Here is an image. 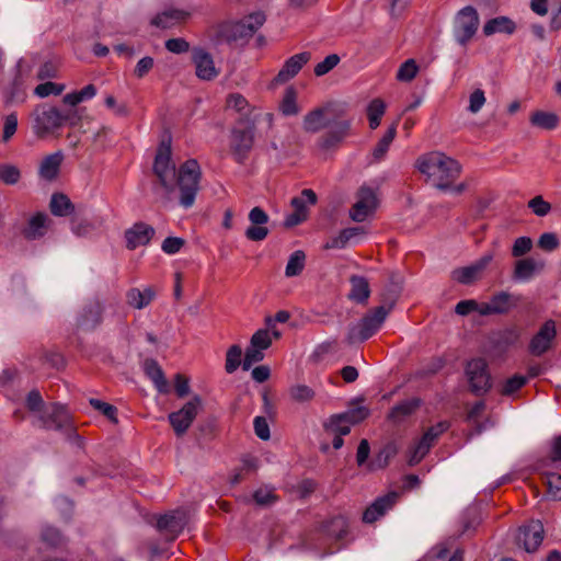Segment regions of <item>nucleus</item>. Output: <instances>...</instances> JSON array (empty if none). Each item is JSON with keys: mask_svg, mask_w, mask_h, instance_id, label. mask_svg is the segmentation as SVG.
Instances as JSON below:
<instances>
[{"mask_svg": "<svg viewBox=\"0 0 561 561\" xmlns=\"http://www.w3.org/2000/svg\"><path fill=\"white\" fill-rule=\"evenodd\" d=\"M416 167L433 186L442 191L451 187L461 170L455 159L438 151L420 157Z\"/></svg>", "mask_w": 561, "mask_h": 561, "instance_id": "f257e3e1", "label": "nucleus"}, {"mask_svg": "<svg viewBox=\"0 0 561 561\" xmlns=\"http://www.w3.org/2000/svg\"><path fill=\"white\" fill-rule=\"evenodd\" d=\"M201 178V167L195 159L185 161L179 168L175 178V186L178 185L180 188V204L184 208L193 206L196 194L199 190Z\"/></svg>", "mask_w": 561, "mask_h": 561, "instance_id": "f03ea898", "label": "nucleus"}, {"mask_svg": "<svg viewBox=\"0 0 561 561\" xmlns=\"http://www.w3.org/2000/svg\"><path fill=\"white\" fill-rule=\"evenodd\" d=\"M391 306L377 307L371 313L365 316L358 323L350 327L347 333V342L350 344L356 342H364L373 336L385 322Z\"/></svg>", "mask_w": 561, "mask_h": 561, "instance_id": "7ed1b4c3", "label": "nucleus"}, {"mask_svg": "<svg viewBox=\"0 0 561 561\" xmlns=\"http://www.w3.org/2000/svg\"><path fill=\"white\" fill-rule=\"evenodd\" d=\"M465 375L469 388L476 396H483L492 388L489 365L484 358L478 357L467 362Z\"/></svg>", "mask_w": 561, "mask_h": 561, "instance_id": "20e7f679", "label": "nucleus"}, {"mask_svg": "<svg viewBox=\"0 0 561 561\" xmlns=\"http://www.w3.org/2000/svg\"><path fill=\"white\" fill-rule=\"evenodd\" d=\"M153 172L168 192L174 191L178 171L171 159V148L169 145L162 144L159 147L154 158Z\"/></svg>", "mask_w": 561, "mask_h": 561, "instance_id": "39448f33", "label": "nucleus"}, {"mask_svg": "<svg viewBox=\"0 0 561 561\" xmlns=\"http://www.w3.org/2000/svg\"><path fill=\"white\" fill-rule=\"evenodd\" d=\"M479 14L477 10L471 7H465L455 16L454 22V36L455 39L465 46L477 33L479 27Z\"/></svg>", "mask_w": 561, "mask_h": 561, "instance_id": "423d86ee", "label": "nucleus"}, {"mask_svg": "<svg viewBox=\"0 0 561 561\" xmlns=\"http://www.w3.org/2000/svg\"><path fill=\"white\" fill-rule=\"evenodd\" d=\"M70 119V114L62 113L57 107H43L34 112V130L43 136L60 128Z\"/></svg>", "mask_w": 561, "mask_h": 561, "instance_id": "0eeeda50", "label": "nucleus"}, {"mask_svg": "<svg viewBox=\"0 0 561 561\" xmlns=\"http://www.w3.org/2000/svg\"><path fill=\"white\" fill-rule=\"evenodd\" d=\"M378 207V198L375 190L362 186L356 193V202L350 209L353 221L363 222L371 216Z\"/></svg>", "mask_w": 561, "mask_h": 561, "instance_id": "6e6552de", "label": "nucleus"}, {"mask_svg": "<svg viewBox=\"0 0 561 561\" xmlns=\"http://www.w3.org/2000/svg\"><path fill=\"white\" fill-rule=\"evenodd\" d=\"M201 408V398L198 396H194L193 399L185 403L181 410L169 414V421L178 436L183 435L188 430Z\"/></svg>", "mask_w": 561, "mask_h": 561, "instance_id": "1a4fd4ad", "label": "nucleus"}, {"mask_svg": "<svg viewBox=\"0 0 561 561\" xmlns=\"http://www.w3.org/2000/svg\"><path fill=\"white\" fill-rule=\"evenodd\" d=\"M254 142V131L251 127L232 129L229 140V147L233 159L238 163H243L252 150Z\"/></svg>", "mask_w": 561, "mask_h": 561, "instance_id": "9d476101", "label": "nucleus"}, {"mask_svg": "<svg viewBox=\"0 0 561 561\" xmlns=\"http://www.w3.org/2000/svg\"><path fill=\"white\" fill-rule=\"evenodd\" d=\"M522 337L523 329L518 325H510L493 332L490 342L496 352L505 353L511 348L519 346Z\"/></svg>", "mask_w": 561, "mask_h": 561, "instance_id": "9b49d317", "label": "nucleus"}, {"mask_svg": "<svg viewBox=\"0 0 561 561\" xmlns=\"http://www.w3.org/2000/svg\"><path fill=\"white\" fill-rule=\"evenodd\" d=\"M447 430L446 423H438L436 426L430 427L421 439L412 446L409 454V465L419 463L430 451L434 440Z\"/></svg>", "mask_w": 561, "mask_h": 561, "instance_id": "f8f14e48", "label": "nucleus"}, {"mask_svg": "<svg viewBox=\"0 0 561 561\" xmlns=\"http://www.w3.org/2000/svg\"><path fill=\"white\" fill-rule=\"evenodd\" d=\"M493 259L494 253L486 252L470 265L455 270L453 272V278L460 284H471L482 276Z\"/></svg>", "mask_w": 561, "mask_h": 561, "instance_id": "ddd939ff", "label": "nucleus"}, {"mask_svg": "<svg viewBox=\"0 0 561 561\" xmlns=\"http://www.w3.org/2000/svg\"><path fill=\"white\" fill-rule=\"evenodd\" d=\"M192 61L195 66V75L204 81H211L219 75L213 56L202 47L192 49Z\"/></svg>", "mask_w": 561, "mask_h": 561, "instance_id": "4468645a", "label": "nucleus"}, {"mask_svg": "<svg viewBox=\"0 0 561 561\" xmlns=\"http://www.w3.org/2000/svg\"><path fill=\"white\" fill-rule=\"evenodd\" d=\"M307 203L310 205H314L317 203V195L310 188H305L300 196H296L291 199L290 204L294 208V211L286 216L284 221L286 227L297 226L307 219Z\"/></svg>", "mask_w": 561, "mask_h": 561, "instance_id": "2eb2a0df", "label": "nucleus"}, {"mask_svg": "<svg viewBox=\"0 0 561 561\" xmlns=\"http://www.w3.org/2000/svg\"><path fill=\"white\" fill-rule=\"evenodd\" d=\"M399 500V493L396 491L388 492L377 497L363 513V522L373 524L385 516Z\"/></svg>", "mask_w": 561, "mask_h": 561, "instance_id": "dca6fc26", "label": "nucleus"}, {"mask_svg": "<svg viewBox=\"0 0 561 561\" xmlns=\"http://www.w3.org/2000/svg\"><path fill=\"white\" fill-rule=\"evenodd\" d=\"M38 421L44 428L61 430L70 425V416L67 409L59 404L53 403L38 415Z\"/></svg>", "mask_w": 561, "mask_h": 561, "instance_id": "f3484780", "label": "nucleus"}, {"mask_svg": "<svg viewBox=\"0 0 561 561\" xmlns=\"http://www.w3.org/2000/svg\"><path fill=\"white\" fill-rule=\"evenodd\" d=\"M556 334L554 322L552 320L546 321L529 342L528 348L530 354L535 356L545 354L550 348Z\"/></svg>", "mask_w": 561, "mask_h": 561, "instance_id": "a211bd4d", "label": "nucleus"}, {"mask_svg": "<svg viewBox=\"0 0 561 561\" xmlns=\"http://www.w3.org/2000/svg\"><path fill=\"white\" fill-rule=\"evenodd\" d=\"M311 55L308 51L299 53L288 58L277 76L273 79L271 85L284 84L293 79L301 68L310 60Z\"/></svg>", "mask_w": 561, "mask_h": 561, "instance_id": "6ab92c4d", "label": "nucleus"}, {"mask_svg": "<svg viewBox=\"0 0 561 561\" xmlns=\"http://www.w3.org/2000/svg\"><path fill=\"white\" fill-rule=\"evenodd\" d=\"M251 226L245 230V237L251 241H262L268 236V215L261 208L254 207L249 213Z\"/></svg>", "mask_w": 561, "mask_h": 561, "instance_id": "aec40b11", "label": "nucleus"}, {"mask_svg": "<svg viewBox=\"0 0 561 561\" xmlns=\"http://www.w3.org/2000/svg\"><path fill=\"white\" fill-rule=\"evenodd\" d=\"M543 539V526L539 520H533L529 525L519 529L517 540L527 552H534Z\"/></svg>", "mask_w": 561, "mask_h": 561, "instance_id": "412c9836", "label": "nucleus"}, {"mask_svg": "<svg viewBox=\"0 0 561 561\" xmlns=\"http://www.w3.org/2000/svg\"><path fill=\"white\" fill-rule=\"evenodd\" d=\"M516 301L513 296L506 291H500L493 295L488 302H482L481 316L503 314L507 313Z\"/></svg>", "mask_w": 561, "mask_h": 561, "instance_id": "4be33fe9", "label": "nucleus"}, {"mask_svg": "<svg viewBox=\"0 0 561 561\" xmlns=\"http://www.w3.org/2000/svg\"><path fill=\"white\" fill-rule=\"evenodd\" d=\"M154 236V229L145 224L136 222L125 232L126 244L129 250H135L138 247L146 245Z\"/></svg>", "mask_w": 561, "mask_h": 561, "instance_id": "5701e85b", "label": "nucleus"}, {"mask_svg": "<svg viewBox=\"0 0 561 561\" xmlns=\"http://www.w3.org/2000/svg\"><path fill=\"white\" fill-rule=\"evenodd\" d=\"M545 268V262L535 257H525L516 261L513 272L514 279L528 282Z\"/></svg>", "mask_w": 561, "mask_h": 561, "instance_id": "b1692460", "label": "nucleus"}, {"mask_svg": "<svg viewBox=\"0 0 561 561\" xmlns=\"http://www.w3.org/2000/svg\"><path fill=\"white\" fill-rule=\"evenodd\" d=\"M191 12L183 9H167L151 19V25L159 28H171L185 22Z\"/></svg>", "mask_w": 561, "mask_h": 561, "instance_id": "393cba45", "label": "nucleus"}, {"mask_svg": "<svg viewBox=\"0 0 561 561\" xmlns=\"http://www.w3.org/2000/svg\"><path fill=\"white\" fill-rule=\"evenodd\" d=\"M265 14L261 11L253 12L233 25L234 37L252 36L265 22Z\"/></svg>", "mask_w": 561, "mask_h": 561, "instance_id": "a878e982", "label": "nucleus"}, {"mask_svg": "<svg viewBox=\"0 0 561 561\" xmlns=\"http://www.w3.org/2000/svg\"><path fill=\"white\" fill-rule=\"evenodd\" d=\"M186 524V515L183 511H174L160 516L157 520L159 530H164L175 537Z\"/></svg>", "mask_w": 561, "mask_h": 561, "instance_id": "bb28decb", "label": "nucleus"}, {"mask_svg": "<svg viewBox=\"0 0 561 561\" xmlns=\"http://www.w3.org/2000/svg\"><path fill=\"white\" fill-rule=\"evenodd\" d=\"M516 30V24L513 20L507 16H496L489 20L483 25V34L485 36H492L494 34H506L512 35Z\"/></svg>", "mask_w": 561, "mask_h": 561, "instance_id": "cd10ccee", "label": "nucleus"}, {"mask_svg": "<svg viewBox=\"0 0 561 561\" xmlns=\"http://www.w3.org/2000/svg\"><path fill=\"white\" fill-rule=\"evenodd\" d=\"M156 291L152 287H146L142 290L139 288H130L126 293L127 304L135 309H144L150 305L154 299Z\"/></svg>", "mask_w": 561, "mask_h": 561, "instance_id": "c85d7f7f", "label": "nucleus"}, {"mask_svg": "<svg viewBox=\"0 0 561 561\" xmlns=\"http://www.w3.org/2000/svg\"><path fill=\"white\" fill-rule=\"evenodd\" d=\"M529 123L539 129L553 130L559 126L560 118L554 112L537 110L530 114Z\"/></svg>", "mask_w": 561, "mask_h": 561, "instance_id": "c756f323", "label": "nucleus"}, {"mask_svg": "<svg viewBox=\"0 0 561 561\" xmlns=\"http://www.w3.org/2000/svg\"><path fill=\"white\" fill-rule=\"evenodd\" d=\"M302 126L306 131L317 133L328 126L327 108L318 107L309 112L302 121Z\"/></svg>", "mask_w": 561, "mask_h": 561, "instance_id": "7c9ffc66", "label": "nucleus"}, {"mask_svg": "<svg viewBox=\"0 0 561 561\" xmlns=\"http://www.w3.org/2000/svg\"><path fill=\"white\" fill-rule=\"evenodd\" d=\"M62 158L61 152H55L44 158L39 165L41 178L47 181L54 180L58 175Z\"/></svg>", "mask_w": 561, "mask_h": 561, "instance_id": "2f4dec72", "label": "nucleus"}, {"mask_svg": "<svg viewBox=\"0 0 561 561\" xmlns=\"http://www.w3.org/2000/svg\"><path fill=\"white\" fill-rule=\"evenodd\" d=\"M364 230L359 227L343 229L337 236L331 238L324 244V249H343L350 243L351 240H353L355 237L362 236Z\"/></svg>", "mask_w": 561, "mask_h": 561, "instance_id": "473e14b6", "label": "nucleus"}, {"mask_svg": "<svg viewBox=\"0 0 561 561\" xmlns=\"http://www.w3.org/2000/svg\"><path fill=\"white\" fill-rule=\"evenodd\" d=\"M421 401L416 398L404 400L398 404H396L390 413L389 419L396 423L403 421L405 417L415 412V410L420 407Z\"/></svg>", "mask_w": 561, "mask_h": 561, "instance_id": "72a5a7b5", "label": "nucleus"}, {"mask_svg": "<svg viewBox=\"0 0 561 561\" xmlns=\"http://www.w3.org/2000/svg\"><path fill=\"white\" fill-rule=\"evenodd\" d=\"M350 282L351 290L348 293V298L356 302H365L370 294L367 279L362 276H352Z\"/></svg>", "mask_w": 561, "mask_h": 561, "instance_id": "f704fd0d", "label": "nucleus"}, {"mask_svg": "<svg viewBox=\"0 0 561 561\" xmlns=\"http://www.w3.org/2000/svg\"><path fill=\"white\" fill-rule=\"evenodd\" d=\"M145 371L147 376L152 380L156 388L159 392L165 393L168 392V382L164 377V374L158 363L152 359H148L145 362Z\"/></svg>", "mask_w": 561, "mask_h": 561, "instance_id": "c9c22d12", "label": "nucleus"}, {"mask_svg": "<svg viewBox=\"0 0 561 561\" xmlns=\"http://www.w3.org/2000/svg\"><path fill=\"white\" fill-rule=\"evenodd\" d=\"M426 561H463V558L460 550L451 553L447 543H440L428 552Z\"/></svg>", "mask_w": 561, "mask_h": 561, "instance_id": "e433bc0d", "label": "nucleus"}, {"mask_svg": "<svg viewBox=\"0 0 561 561\" xmlns=\"http://www.w3.org/2000/svg\"><path fill=\"white\" fill-rule=\"evenodd\" d=\"M350 128L351 123L348 121L339 123L333 130L321 138V147L324 149L334 147L347 135Z\"/></svg>", "mask_w": 561, "mask_h": 561, "instance_id": "4c0bfd02", "label": "nucleus"}, {"mask_svg": "<svg viewBox=\"0 0 561 561\" xmlns=\"http://www.w3.org/2000/svg\"><path fill=\"white\" fill-rule=\"evenodd\" d=\"M47 217L43 214H37L33 216L27 227L23 230V234L28 240H35L42 236H44L46 231V222Z\"/></svg>", "mask_w": 561, "mask_h": 561, "instance_id": "58836bf2", "label": "nucleus"}, {"mask_svg": "<svg viewBox=\"0 0 561 561\" xmlns=\"http://www.w3.org/2000/svg\"><path fill=\"white\" fill-rule=\"evenodd\" d=\"M366 112L369 127L376 129L380 125L381 118L386 112V103L381 99L376 98L369 102Z\"/></svg>", "mask_w": 561, "mask_h": 561, "instance_id": "ea45409f", "label": "nucleus"}, {"mask_svg": "<svg viewBox=\"0 0 561 561\" xmlns=\"http://www.w3.org/2000/svg\"><path fill=\"white\" fill-rule=\"evenodd\" d=\"M50 211L55 216H67L72 213L73 205L65 194H54L50 199Z\"/></svg>", "mask_w": 561, "mask_h": 561, "instance_id": "a19ab883", "label": "nucleus"}, {"mask_svg": "<svg viewBox=\"0 0 561 561\" xmlns=\"http://www.w3.org/2000/svg\"><path fill=\"white\" fill-rule=\"evenodd\" d=\"M279 110L285 116H293L299 113V106L297 105V92L293 87H288L285 90L283 100L279 104Z\"/></svg>", "mask_w": 561, "mask_h": 561, "instance_id": "79ce46f5", "label": "nucleus"}, {"mask_svg": "<svg viewBox=\"0 0 561 561\" xmlns=\"http://www.w3.org/2000/svg\"><path fill=\"white\" fill-rule=\"evenodd\" d=\"M306 255L301 250L293 252L288 259L285 268V275L287 277H294L299 275L305 268Z\"/></svg>", "mask_w": 561, "mask_h": 561, "instance_id": "37998d69", "label": "nucleus"}, {"mask_svg": "<svg viewBox=\"0 0 561 561\" xmlns=\"http://www.w3.org/2000/svg\"><path fill=\"white\" fill-rule=\"evenodd\" d=\"M396 135L397 124L394 123L387 129L386 134L382 136V138L378 141L375 149L373 150V156L376 160H380L386 156Z\"/></svg>", "mask_w": 561, "mask_h": 561, "instance_id": "c03bdc74", "label": "nucleus"}, {"mask_svg": "<svg viewBox=\"0 0 561 561\" xmlns=\"http://www.w3.org/2000/svg\"><path fill=\"white\" fill-rule=\"evenodd\" d=\"M351 423L341 414H334L324 423V427L331 434L347 435L351 431Z\"/></svg>", "mask_w": 561, "mask_h": 561, "instance_id": "a18cd8bd", "label": "nucleus"}, {"mask_svg": "<svg viewBox=\"0 0 561 561\" xmlns=\"http://www.w3.org/2000/svg\"><path fill=\"white\" fill-rule=\"evenodd\" d=\"M80 325L90 329L94 328L101 321V307L99 304H92L84 308L80 317Z\"/></svg>", "mask_w": 561, "mask_h": 561, "instance_id": "49530a36", "label": "nucleus"}, {"mask_svg": "<svg viewBox=\"0 0 561 561\" xmlns=\"http://www.w3.org/2000/svg\"><path fill=\"white\" fill-rule=\"evenodd\" d=\"M419 73V66L412 58L405 60L398 69L396 78L401 82L412 81Z\"/></svg>", "mask_w": 561, "mask_h": 561, "instance_id": "de8ad7c7", "label": "nucleus"}, {"mask_svg": "<svg viewBox=\"0 0 561 561\" xmlns=\"http://www.w3.org/2000/svg\"><path fill=\"white\" fill-rule=\"evenodd\" d=\"M347 520L343 516L332 518L327 525V533L335 539H342L347 533Z\"/></svg>", "mask_w": 561, "mask_h": 561, "instance_id": "09e8293b", "label": "nucleus"}, {"mask_svg": "<svg viewBox=\"0 0 561 561\" xmlns=\"http://www.w3.org/2000/svg\"><path fill=\"white\" fill-rule=\"evenodd\" d=\"M528 377L523 375H514L507 378L501 386L500 392L503 396H512L526 385Z\"/></svg>", "mask_w": 561, "mask_h": 561, "instance_id": "8fccbe9b", "label": "nucleus"}, {"mask_svg": "<svg viewBox=\"0 0 561 561\" xmlns=\"http://www.w3.org/2000/svg\"><path fill=\"white\" fill-rule=\"evenodd\" d=\"M21 179V171L18 167L9 163L0 164V182L7 185H14Z\"/></svg>", "mask_w": 561, "mask_h": 561, "instance_id": "3c124183", "label": "nucleus"}, {"mask_svg": "<svg viewBox=\"0 0 561 561\" xmlns=\"http://www.w3.org/2000/svg\"><path fill=\"white\" fill-rule=\"evenodd\" d=\"M242 350L239 345H232L227 351L225 369L228 374H232L241 365Z\"/></svg>", "mask_w": 561, "mask_h": 561, "instance_id": "603ef678", "label": "nucleus"}, {"mask_svg": "<svg viewBox=\"0 0 561 561\" xmlns=\"http://www.w3.org/2000/svg\"><path fill=\"white\" fill-rule=\"evenodd\" d=\"M547 493L552 500H561V476L558 473L546 474Z\"/></svg>", "mask_w": 561, "mask_h": 561, "instance_id": "864d4df0", "label": "nucleus"}, {"mask_svg": "<svg viewBox=\"0 0 561 561\" xmlns=\"http://www.w3.org/2000/svg\"><path fill=\"white\" fill-rule=\"evenodd\" d=\"M290 398L296 402H308L314 398V391L306 385H295L289 390Z\"/></svg>", "mask_w": 561, "mask_h": 561, "instance_id": "5fc2aeb1", "label": "nucleus"}, {"mask_svg": "<svg viewBox=\"0 0 561 561\" xmlns=\"http://www.w3.org/2000/svg\"><path fill=\"white\" fill-rule=\"evenodd\" d=\"M65 88H66L65 84H59V83L48 81V82L38 84L35 88L34 93L38 98H47L51 94L60 95L64 92Z\"/></svg>", "mask_w": 561, "mask_h": 561, "instance_id": "6e6d98bb", "label": "nucleus"}, {"mask_svg": "<svg viewBox=\"0 0 561 561\" xmlns=\"http://www.w3.org/2000/svg\"><path fill=\"white\" fill-rule=\"evenodd\" d=\"M486 102L485 93L482 89L473 90L469 95L468 112L471 114L479 113Z\"/></svg>", "mask_w": 561, "mask_h": 561, "instance_id": "4d7b16f0", "label": "nucleus"}, {"mask_svg": "<svg viewBox=\"0 0 561 561\" xmlns=\"http://www.w3.org/2000/svg\"><path fill=\"white\" fill-rule=\"evenodd\" d=\"M250 345L262 351L267 350L272 345L271 332L266 329L257 330L251 337Z\"/></svg>", "mask_w": 561, "mask_h": 561, "instance_id": "13d9d810", "label": "nucleus"}, {"mask_svg": "<svg viewBox=\"0 0 561 561\" xmlns=\"http://www.w3.org/2000/svg\"><path fill=\"white\" fill-rule=\"evenodd\" d=\"M340 62V57L336 54L327 56L322 61L316 65L314 75L322 77L335 68Z\"/></svg>", "mask_w": 561, "mask_h": 561, "instance_id": "bf43d9fd", "label": "nucleus"}, {"mask_svg": "<svg viewBox=\"0 0 561 561\" xmlns=\"http://www.w3.org/2000/svg\"><path fill=\"white\" fill-rule=\"evenodd\" d=\"M253 499L257 505L267 506L272 505L276 501V495L274 494V490L268 486H263L257 489L253 493Z\"/></svg>", "mask_w": 561, "mask_h": 561, "instance_id": "052dcab7", "label": "nucleus"}, {"mask_svg": "<svg viewBox=\"0 0 561 561\" xmlns=\"http://www.w3.org/2000/svg\"><path fill=\"white\" fill-rule=\"evenodd\" d=\"M340 414L353 425L364 421L369 415V410L364 405H356Z\"/></svg>", "mask_w": 561, "mask_h": 561, "instance_id": "680f3d73", "label": "nucleus"}, {"mask_svg": "<svg viewBox=\"0 0 561 561\" xmlns=\"http://www.w3.org/2000/svg\"><path fill=\"white\" fill-rule=\"evenodd\" d=\"M482 302L474 299L459 301L455 307V312L459 316H467L471 312H478L481 316Z\"/></svg>", "mask_w": 561, "mask_h": 561, "instance_id": "e2e57ef3", "label": "nucleus"}, {"mask_svg": "<svg viewBox=\"0 0 561 561\" xmlns=\"http://www.w3.org/2000/svg\"><path fill=\"white\" fill-rule=\"evenodd\" d=\"M264 351L253 347L250 345L247 351L242 362L243 370H249L255 363L261 362L264 358Z\"/></svg>", "mask_w": 561, "mask_h": 561, "instance_id": "0e129e2a", "label": "nucleus"}, {"mask_svg": "<svg viewBox=\"0 0 561 561\" xmlns=\"http://www.w3.org/2000/svg\"><path fill=\"white\" fill-rule=\"evenodd\" d=\"M90 404L98 411H100L102 414H104L108 420L112 422H117L116 415H117V409L106 402H103L99 399H91Z\"/></svg>", "mask_w": 561, "mask_h": 561, "instance_id": "69168bd1", "label": "nucleus"}, {"mask_svg": "<svg viewBox=\"0 0 561 561\" xmlns=\"http://www.w3.org/2000/svg\"><path fill=\"white\" fill-rule=\"evenodd\" d=\"M528 207L539 217H543L551 210L550 203L546 202L542 196L538 195L528 202Z\"/></svg>", "mask_w": 561, "mask_h": 561, "instance_id": "338daca9", "label": "nucleus"}, {"mask_svg": "<svg viewBox=\"0 0 561 561\" xmlns=\"http://www.w3.org/2000/svg\"><path fill=\"white\" fill-rule=\"evenodd\" d=\"M533 248V241L529 237H519L514 241L512 248V255L514 257H520L528 253Z\"/></svg>", "mask_w": 561, "mask_h": 561, "instance_id": "774afa93", "label": "nucleus"}]
</instances>
